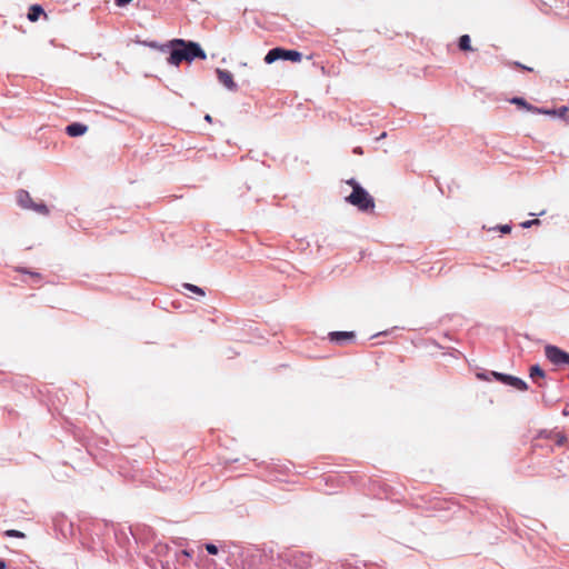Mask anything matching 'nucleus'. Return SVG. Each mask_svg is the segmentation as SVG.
Wrapping results in <instances>:
<instances>
[{
	"label": "nucleus",
	"instance_id": "f8f14e48",
	"mask_svg": "<svg viewBox=\"0 0 569 569\" xmlns=\"http://www.w3.org/2000/svg\"><path fill=\"white\" fill-rule=\"evenodd\" d=\"M512 103L517 104L518 107L525 108L527 111L533 112L536 111V107L528 103L523 98H513L511 100Z\"/></svg>",
	"mask_w": 569,
	"mask_h": 569
},
{
	"label": "nucleus",
	"instance_id": "423d86ee",
	"mask_svg": "<svg viewBox=\"0 0 569 569\" xmlns=\"http://www.w3.org/2000/svg\"><path fill=\"white\" fill-rule=\"evenodd\" d=\"M490 375L499 382L501 383H505V385H508V386H511L520 391H526L528 389V386L527 383L521 380L520 378H517V377H513V376H510V375H506V373H500V372H497V371H491Z\"/></svg>",
	"mask_w": 569,
	"mask_h": 569
},
{
	"label": "nucleus",
	"instance_id": "aec40b11",
	"mask_svg": "<svg viewBox=\"0 0 569 569\" xmlns=\"http://www.w3.org/2000/svg\"><path fill=\"white\" fill-rule=\"evenodd\" d=\"M19 271L29 273L31 277H33L36 279H40L41 278L40 273H37V272H29V271H27L24 269H19Z\"/></svg>",
	"mask_w": 569,
	"mask_h": 569
},
{
	"label": "nucleus",
	"instance_id": "393cba45",
	"mask_svg": "<svg viewBox=\"0 0 569 569\" xmlns=\"http://www.w3.org/2000/svg\"><path fill=\"white\" fill-rule=\"evenodd\" d=\"M6 568V563L3 560L0 559V569H4Z\"/></svg>",
	"mask_w": 569,
	"mask_h": 569
},
{
	"label": "nucleus",
	"instance_id": "9d476101",
	"mask_svg": "<svg viewBox=\"0 0 569 569\" xmlns=\"http://www.w3.org/2000/svg\"><path fill=\"white\" fill-rule=\"evenodd\" d=\"M46 16L43 9L41 6L39 4H32L30 8H29V12H28V19L31 21V22H36L40 16Z\"/></svg>",
	"mask_w": 569,
	"mask_h": 569
},
{
	"label": "nucleus",
	"instance_id": "1a4fd4ad",
	"mask_svg": "<svg viewBox=\"0 0 569 569\" xmlns=\"http://www.w3.org/2000/svg\"><path fill=\"white\" fill-rule=\"evenodd\" d=\"M87 130H88V127L82 123H79V122L71 123L66 128V132L70 137H80V136L84 134L87 132Z\"/></svg>",
	"mask_w": 569,
	"mask_h": 569
},
{
	"label": "nucleus",
	"instance_id": "b1692460",
	"mask_svg": "<svg viewBox=\"0 0 569 569\" xmlns=\"http://www.w3.org/2000/svg\"><path fill=\"white\" fill-rule=\"evenodd\" d=\"M516 66H517V67H520V68H522V69L529 70V71H531V70H532L531 68H527V67H525V66H522V64H520V63H516Z\"/></svg>",
	"mask_w": 569,
	"mask_h": 569
},
{
	"label": "nucleus",
	"instance_id": "bb28decb",
	"mask_svg": "<svg viewBox=\"0 0 569 569\" xmlns=\"http://www.w3.org/2000/svg\"><path fill=\"white\" fill-rule=\"evenodd\" d=\"M183 555H186V556H188V557H189V556H190V552H189V551H187V550H183Z\"/></svg>",
	"mask_w": 569,
	"mask_h": 569
},
{
	"label": "nucleus",
	"instance_id": "6ab92c4d",
	"mask_svg": "<svg viewBox=\"0 0 569 569\" xmlns=\"http://www.w3.org/2000/svg\"><path fill=\"white\" fill-rule=\"evenodd\" d=\"M206 550H207L210 555H216V553H218V548H217V546H214L213 543H207V545H206Z\"/></svg>",
	"mask_w": 569,
	"mask_h": 569
},
{
	"label": "nucleus",
	"instance_id": "39448f33",
	"mask_svg": "<svg viewBox=\"0 0 569 569\" xmlns=\"http://www.w3.org/2000/svg\"><path fill=\"white\" fill-rule=\"evenodd\" d=\"M18 203L24 209H31L40 214H48L49 209L44 203H37L33 201L29 192L20 190L17 194Z\"/></svg>",
	"mask_w": 569,
	"mask_h": 569
},
{
	"label": "nucleus",
	"instance_id": "7ed1b4c3",
	"mask_svg": "<svg viewBox=\"0 0 569 569\" xmlns=\"http://www.w3.org/2000/svg\"><path fill=\"white\" fill-rule=\"evenodd\" d=\"M279 59L290 60L292 62H300L302 54L296 50H287L283 48H273L264 57L267 63H272Z\"/></svg>",
	"mask_w": 569,
	"mask_h": 569
},
{
	"label": "nucleus",
	"instance_id": "20e7f679",
	"mask_svg": "<svg viewBox=\"0 0 569 569\" xmlns=\"http://www.w3.org/2000/svg\"><path fill=\"white\" fill-rule=\"evenodd\" d=\"M545 356L555 366L569 367V353L556 346H547Z\"/></svg>",
	"mask_w": 569,
	"mask_h": 569
},
{
	"label": "nucleus",
	"instance_id": "f257e3e1",
	"mask_svg": "<svg viewBox=\"0 0 569 569\" xmlns=\"http://www.w3.org/2000/svg\"><path fill=\"white\" fill-rule=\"evenodd\" d=\"M151 48L164 50L166 46H159L154 42L150 43ZM167 47L171 48L168 63L179 66L182 61L192 62L194 59L206 60L207 54L202 48L193 41L183 39H172Z\"/></svg>",
	"mask_w": 569,
	"mask_h": 569
},
{
	"label": "nucleus",
	"instance_id": "6e6552de",
	"mask_svg": "<svg viewBox=\"0 0 569 569\" xmlns=\"http://www.w3.org/2000/svg\"><path fill=\"white\" fill-rule=\"evenodd\" d=\"M329 339L338 345H343L352 341L355 339V333L352 331H333L329 333Z\"/></svg>",
	"mask_w": 569,
	"mask_h": 569
},
{
	"label": "nucleus",
	"instance_id": "dca6fc26",
	"mask_svg": "<svg viewBox=\"0 0 569 569\" xmlns=\"http://www.w3.org/2000/svg\"><path fill=\"white\" fill-rule=\"evenodd\" d=\"M4 535L7 537H11V538H24V533L23 532L14 530V529L7 530L4 532Z\"/></svg>",
	"mask_w": 569,
	"mask_h": 569
},
{
	"label": "nucleus",
	"instance_id": "a878e982",
	"mask_svg": "<svg viewBox=\"0 0 569 569\" xmlns=\"http://www.w3.org/2000/svg\"><path fill=\"white\" fill-rule=\"evenodd\" d=\"M563 440H565V438H563V437H561V438L558 440V443H559V445H561Z\"/></svg>",
	"mask_w": 569,
	"mask_h": 569
},
{
	"label": "nucleus",
	"instance_id": "a211bd4d",
	"mask_svg": "<svg viewBox=\"0 0 569 569\" xmlns=\"http://www.w3.org/2000/svg\"><path fill=\"white\" fill-rule=\"evenodd\" d=\"M535 224H540V220H539V219L528 220V221L521 222V224H520V226H521L522 228H526V229H527V228H530V227H532V226H535Z\"/></svg>",
	"mask_w": 569,
	"mask_h": 569
},
{
	"label": "nucleus",
	"instance_id": "f3484780",
	"mask_svg": "<svg viewBox=\"0 0 569 569\" xmlns=\"http://www.w3.org/2000/svg\"><path fill=\"white\" fill-rule=\"evenodd\" d=\"M568 107L563 106L559 109H556V117H559V118H562V119H566V116H567V112H568Z\"/></svg>",
	"mask_w": 569,
	"mask_h": 569
},
{
	"label": "nucleus",
	"instance_id": "4468645a",
	"mask_svg": "<svg viewBox=\"0 0 569 569\" xmlns=\"http://www.w3.org/2000/svg\"><path fill=\"white\" fill-rule=\"evenodd\" d=\"M535 113L556 117V109H545V108H538V107H536V111H535Z\"/></svg>",
	"mask_w": 569,
	"mask_h": 569
},
{
	"label": "nucleus",
	"instance_id": "f03ea898",
	"mask_svg": "<svg viewBox=\"0 0 569 569\" xmlns=\"http://www.w3.org/2000/svg\"><path fill=\"white\" fill-rule=\"evenodd\" d=\"M348 183L352 187V192L347 197V201L361 211H373V198L353 179L349 180Z\"/></svg>",
	"mask_w": 569,
	"mask_h": 569
},
{
	"label": "nucleus",
	"instance_id": "9b49d317",
	"mask_svg": "<svg viewBox=\"0 0 569 569\" xmlns=\"http://www.w3.org/2000/svg\"><path fill=\"white\" fill-rule=\"evenodd\" d=\"M470 37L468 34H463L459 38V49L462 50V51H472V47H471V43H470Z\"/></svg>",
	"mask_w": 569,
	"mask_h": 569
},
{
	"label": "nucleus",
	"instance_id": "ddd939ff",
	"mask_svg": "<svg viewBox=\"0 0 569 569\" xmlns=\"http://www.w3.org/2000/svg\"><path fill=\"white\" fill-rule=\"evenodd\" d=\"M530 377L533 380H536L537 378H545V372L538 365H535L530 368Z\"/></svg>",
	"mask_w": 569,
	"mask_h": 569
},
{
	"label": "nucleus",
	"instance_id": "4be33fe9",
	"mask_svg": "<svg viewBox=\"0 0 569 569\" xmlns=\"http://www.w3.org/2000/svg\"><path fill=\"white\" fill-rule=\"evenodd\" d=\"M499 229L502 233H509L511 231V227L508 224L501 226Z\"/></svg>",
	"mask_w": 569,
	"mask_h": 569
},
{
	"label": "nucleus",
	"instance_id": "2eb2a0df",
	"mask_svg": "<svg viewBox=\"0 0 569 569\" xmlns=\"http://www.w3.org/2000/svg\"><path fill=\"white\" fill-rule=\"evenodd\" d=\"M183 287H184L186 289H188V290H190V291H192V292H194V293L199 295V296H204V291H203L201 288H199V287H197V286H194V284H191V283H184V284H183Z\"/></svg>",
	"mask_w": 569,
	"mask_h": 569
},
{
	"label": "nucleus",
	"instance_id": "412c9836",
	"mask_svg": "<svg viewBox=\"0 0 569 569\" xmlns=\"http://www.w3.org/2000/svg\"><path fill=\"white\" fill-rule=\"evenodd\" d=\"M132 0H116V4L118 7H124L126 4L130 3Z\"/></svg>",
	"mask_w": 569,
	"mask_h": 569
},
{
	"label": "nucleus",
	"instance_id": "5701e85b",
	"mask_svg": "<svg viewBox=\"0 0 569 569\" xmlns=\"http://www.w3.org/2000/svg\"><path fill=\"white\" fill-rule=\"evenodd\" d=\"M477 378L480 380H489L488 376L486 373H477Z\"/></svg>",
	"mask_w": 569,
	"mask_h": 569
},
{
	"label": "nucleus",
	"instance_id": "0eeeda50",
	"mask_svg": "<svg viewBox=\"0 0 569 569\" xmlns=\"http://www.w3.org/2000/svg\"><path fill=\"white\" fill-rule=\"evenodd\" d=\"M217 77L220 83H222L227 89L234 91L237 90V84L233 81V76L230 71L223 69H217Z\"/></svg>",
	"mask_w": 569,
	"mask_h": 569
}]
</instances>
